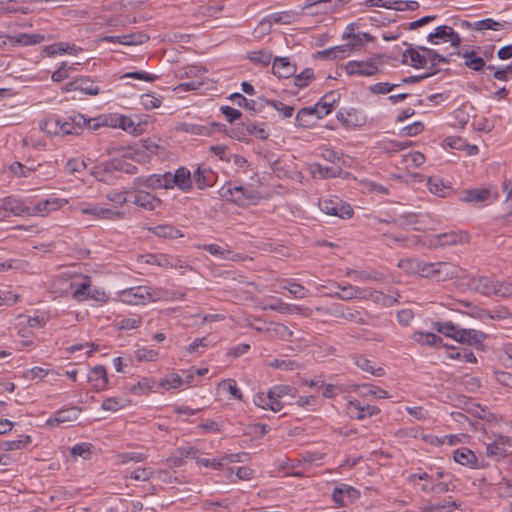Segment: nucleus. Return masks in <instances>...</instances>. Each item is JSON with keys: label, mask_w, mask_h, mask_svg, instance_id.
Segmentation results:
<instances>
[{"label": "nucleus", "mask_w": 512, "mask_h": 512, "mask_svg": "<svg viewBox=\"0 0 512 512\" xmlns=\"http://www.w3.org/2000/svg\"><path fill=\"white\" fill-rule=\"evenodd\" d=\"M31 201L17 199L12 196L5 197L1 202L3 213L18 217H30Z\"/></svg>", "instance_id": "obj_8"}, {"label": "nucleus", "mask_w": 512, "mask_h": 512, "mask_svg": "<svg viewBox=\"0 0 512 512\" xmlns=\"http://www.w3.org/2000/svg\"><path fill=\"white\" fill-rule=\"evenodd\" d=\"M469 240V236L461 231H450L434 235L430 239L431 246H445V245H456L459 243H466Z\"/></svg>", "instance_id": "obj_16"}, {"label": "nucleus", "mask_w": 512, "mask_h": 512, "mask_svg": "<svg viewBox=\"0 0 512 512\" xmlns=\"http://www.w3.org/2000/svg\"><path fill=\"white\" fill-rule=\"evenodd\" d=\"M362 387L364 389H366V391L362 393V396H364V397L372 396L376 399H387L390 397L388 391H386L378 386L364 384V385H362Z\"/></svg>", "instance_id": "obj_61"}, {"label": "nucleus", "mask_w": 512, "mask_h": 512, "mask_svg": "<svg viewBox=\"0 0 512 512\" xmlns=\"http://www.w3.org/2000/svg\"><path fill=\"white\" fill-rule=\"evenodd\" d=\"M66 204H68L67 199L58 197H50L37 203L31 202L30 217H46Z\"/></svg>", "instance_id": "obj_5"}, {"label": "nucleus", "mask_w": 512, "mask_h": 512, "mask_svg": "<svg viewBox=\"0 0 512 512\" xmlns=\"http://www.w3.org/2000/svg\"><path fill=\"white\" fill-rule=\"evenodd\" d=\"M73 120L77 124H81V128L87 127L90 130H98L99 128L104 127L103 115H100L95 118H86L82 114H77L73 117Z\"/></svg>", "instance_id": "obj_38"}, {"label": "nucleus", "mask_w": 512, "mask_h": 512, "mask_svg": "<svg viewBox=\"0 0 512 512\" xmlns=\"http://www.w3.org/2000/svg\"><path fill=\"white\" fill-rule=\"evenodd\" d=\"M355 364L362 371L367 372L373 376L381 377L385 374V371L382 367L376 366L374 362L363 356H358L355 359Z\"/></svg>", "instance_id": "obj_30"}, {"label": "nucleus", "mask_w": 512, "mask_h": 512, "mask_svg": "<svg viewBox=\"0 0 512 512\" xmlns=\"http://www.w3.org/2000/svg\"><path fill=\"white\" fill-rule=\"evenodd\" d=\"M175 187L184 192H188L192 188V179L190 171L185 167L178 168L173 174Z\"/></svg>", "instance_id": "obj_27"}, {"label": "nucleus", "mask_w": 512, "mask_h": 512, "mask_svg": "<svg viewBox=\"0 0 512 512\" xmlns=\"http://www.w3.org/2000/svg\"><path fill=\"white\" fill-rule=\"evenodd\" d=\"M149 36L143 32H135L120 36H104L100 39L103 42L119 43L127 46H136L145 43Z\"/></svg>", "instance_id": "obj_18"}, {"label": "nucleus", "mask_w": 512, "mask_h": 512, "mask_svg": "<svg viewBox=\"0 0 512 512\" xmlns=\"http://www.w3.org/2000/svg\"><path fill=\"white\" fill-rule=\"evenodd\" d=\"M106 198L116 207H121L126 203H130V193H128V188L124 191H110L106 194Z\"/></svg>", "instance_id": "obj_52"}, {"label": "nucleus", "mask_w": 512, "mask_h": 512, "mask_svg": "<svg viewBox=\"0 0 512 512\" xmlns=\"http://www.w3.org/2000/svg\"><path fill=\"white\" fill-rule=\"evenodd\" d=\"M79 211L85 215H91L96 219L113 220L123 217V213L114 211L110 208L100 207L92 203H80L78 206Z\"/></svg>", "instance_id": "obj_10"}, {"label": "nucleus", "mask_w": 512, "mask_h": 512, "mask_svg": "<svg viewBox=\"0 0 512 512\" xmlns=\"http://www.w3.org/2000/svg\"><path fill=\"white\" fill-rule=\"evenodd\" d=\"M220 195L227 201L237 205L256 203L259 199V195L254 189L244 186H232L231 184L224 185L220 190Z\"/></svg>", "instance_id": "obj_3"}, {"label": "nucleus", "mask_w": 512, "mask_h": 512, "mask_svg": "<svg viewBox=\"0 0 512 512\" xmlns=\"http://www.w3.org/2000/svg\"><path fill=\"white\" fill-rule=\"evenodd\" d=\"M428 190L439 197H445L449 191L450 187L446 186L442 179L438 177H430L427 181Z\"/></svg>", "instance_id": "obj_42"}, {"label": "nucleus", "mask_w": 512, "mask_h": 512, "mask_svg": "<svg viewBox=\"0 0 512 512\" xmlns=\"http://www.w3.org/2000/svg\"><path fill=\"white\" fill-rule=\"evenodd\" d=\"M134 357L138 362H154L158 360L159 354L156 350L143 347L135 351Z\"/></svg>", "instance_id": "obj_58"}, {"label": "nucleus", "mask_w": 512, "mask_h": 512, "mask_svg": "<svg viewBox=\"0 0 512 512\" xmlns=\"http://www.w3.org/2000/svg\"><path fill=\"white\" fill-rule=\"evenodd\" d=\"M453 459L455 462L461 465L473 466L476 464V456L470 449L463 447L457 449L453 453Z\"/></svg>", "instance_id": "obj_35"}, {"label": "nucleus", "mask_w": 512, "mask_h": 512, "mask_svg": "<svg viewBox=\"0 0 512 512\" xmlns=\"http://www.w3.org/2000/svg\"><path fill=\"white\" fill-rule=\"evenodd\" d=\"M7 40L11 45H35L44 40V36L40 34L19 33L17 35L7 36Z\"/></svg>", "instance_id": "obj_26"}, {"label": "nucleus", "mask_w": 512, "mask_h": 512, "mask_svg": "<svg viewBox=\"0 0 512 512\" xmlns=\"http://www.w3.org/2000/svg\"><path fill=\"white\" fill-rule=\"evenodd\" d=\"M403 63L414 68L435 67L440 63L448 62L447 58L435 50L423 46L408 48L403 52Z\"/></svg>", "instance_id": "obj_1"}, {"label": "nucleus", "mask_w": 512, "mask_h": 512, "mask_svg": "<svg viewBox=\"0 0 512 512\" xmlns=\"http://www.w3.org/2000/svg\"><path fill=\"white\" fill-rule=\"evenodd\" d=\"M296 65L288 57H275L272 63V72L278 78H289L296 73Z\"/></svg>", "instance_id": "obj_20"}, {"label": "nucleus", "mask_w": 512, "mask_h": 512, "mask_svg": "<svg viewBox=\"0 0 512 512\" xmlns=\"http://www.w3.org/2000/svg\"><path fill=\"white\" fill-rule=\"evenodd\" d=\"M350 1L351 0H306L303 9H308L318 4H326L328 6L325 7V12H335Z\"/></svg>", "instance_id": "obj_32"}, {"label": "nucleus", "mask_w": 512, "mask_h": 512, "mask_svg": "<svg viewBox=\"0 0 512 512\" xmlns=\"http://www.w3.org/2000/svg\"><path fill=\"white\" fill-rule=\"evenodd\" d=\"M198 248L204 249V250L208 251L211 255H213L217 258H220V259L235 260L236 258H238L237 254H234L229 249H225L224 247L217 245V244L199 245Z\"/></svg>", "instance_id": "obj_29"}, {"label": "nucleus", "mask_w": 512, "mask_h": 512, "mask_svg": "<svg viewBox=\"0 0 512 512\" xmlns=\"http://www.w3.org/2000/svg\"><path fill=\"white\" fill-rule=\"evenodd\" d=\"M379 68L374 60L368 61H350L345 65V71L348 75L373 76Z\"/></svg>", "instance_id": "obj_12"}, {"label": "nucleus", "mask_w": 512, "mask_h": 512, "mask_svg": "<svg viewBox=\"0 0 512 512\" xmlns=\"http://www.w3.org/2000/svg\"><path fill=\"white\" fill-rule=\"evenodd\" d=\"M253 403L264 410H271L273 412H279V405L275 402H271L268 399L267 393L259 392L253 397Z\"/></svg>", "instance_id": "obj_49"}, {"label": "nucleus", "mask_w": 512, "mask_h": 512, "mask_svg": "<svg viewBox=\"0 0 512 512\" xmlns=\"http://www.w3.org/2000/svg\"><path fill=\"white\" fill-rule=\"evenodd\" d=\"M266 331L270 333L272 337H277L284 341L290 340L293 336V331L282 323H270Z\"/></svg>", "instance_id": "obj_33"}, {"label": "nucleus", "mask_w": 512, "mask_h": 512, "mask_svg": "<svg viewBox=\"0 0 512 512\" xmlns=\"http://www.w3.org/2000/svg\"><path fill=\"white\" fill-rule=\"evenodd\" d=\"M346 275L353 278L354 280L364 281V282L370 281V280L379 281L382 279V274L378 273V272L370 273V272H366V271L350 269L346 272Z\"/></svg>", "instance_id": "obj_54"}, {"label": "nucleus", "mask_w": 512, "mask_h": 512, "mask_svg": "<svg viewBox=\"0 0 512 512\" xmlns=\"http://www.w3.org/2000/svg\"><path fill=\"white\" fill-rule=\"evenodd\" d=\"M340 291L328 293L327 296L339 300L348 301L351 299H368V290L353 286L349 283L345 285L337 284Z\"/></svg>", "instance_id": "obj_13"}, {"label": "nucleus", "mask_w": 512, "mask_h": 512, "mask_svg": "<svg viewBox=\"0 0 512 512\" xmlns=\"http://www.w3.org/2000/svg\"><path fill=\"white\" fill-rule=\"evenodd\" d=\"M504 28V24L497 22L491 18H486L483 20H479L473 23V29L482 31V30H493L499 31Z\"/></svg>", "instance_id": "obj_56"}, {"label": "nucleus", "mask_w": 512, "mask_h": 512, "mask_svg": "<svg viewBox=\"0 0 512 512\" xmlns=\"http://www.w3.org/2000/svg\"><path fill=\"white\" fill-rule=\"evenodd\" d=\"M427 41L433 45L449 43L452 47L457 48L461 44V36L451 26L440 25L428 34Z\"/></svg>", "instance_id": "obj_4"}, {"label": "nucleus", "mask_w": 512, "mask_h": 512, "mask_svg": "<svg viewBox=\"0 0 512 512\" xmlns=\"http://www.w3.org/2000/svg\"><path fill=\"white\" fill-rule=\"evenodd\" d=\"M135 185H140L150 190L161 189V174H151L148 176L136 177L134 180Z\"/></svg>", "instance_id": "obj_34"}, {"label": "nucleus", "mask_w": 512, "mask_h": 512, "mask_svg": "<svg viewBox=\"0 0 512 512\" xmlns=\"http://www.w3.org/2000/svg\"><path fill=\"white\" fill-rule=\"evenodd\" d=\"M402 161L407 167H419L424 163L425 157L422 153L415 151L403 155Z\"/></svg>", "instance_id": "obj_62"}, {"label": "nucleus", "mask_w": 512, "mask_h": 512, "mask_svg": "<svg viewBox=\"0 0 512 512\" xmlns=\"http://www.w3.org/2000/svg\"><path fill=\"white\" fill-rule=\"evenodd\" d=\"M411 338L420 345L436 346L441 343V339L432 332L416 331Z\"/></svg>", "instance_id": "obj_41"}, {"label": "nucleus", "mask_w": 512, "mask_h": 512, "mask_svg": "<svg viewBox=\"0 0 512 512\" xmlns=\"http://www.w3.org/2000/svg\"><path fill=\"white\" fill-rule=\"evenodd\" d=\"M82 51V48L77 47L74 44L66 43V42H59L54 43L48 46H45L43 48V53H45L47 56L52 57L55 55H61V54H70V55H77Z\"/></svg>", "instance_id": "obj_23"}, {"label": "nucleus", "mask_w": 512, "mask_h": 512, "mask_svg": "<svg viewBox=\"0 0 512 512\" xmlns=\"http://www.w3.org/2000/svg\"><path fill=\"white\" fill-rule=\"evenodd\" d=\"M71 287L73 289L72 297L78 302L85 301L87 300L86 294L91 287L90 278L85 277L81 283H72Z\"/></svg>", "instance_id": "obj_39"}, {"label": "nucleus", "mask_w": 512, "mask_h": 512, "mask_svg": "<svg viewBox=\"0 0 512 512\" xmlns=\"http://www.w3.org/2000/svg\"><path fill=\"white\" fill-rule=\"evenodd\" d=\"M143 188L144 187L140 185H135L134 181L132 182V186L128 188V193H130V203L148 212H152L160 208L162 204L161 199Z\"/></svg>", "instance_id": "obj_2"}, {"label": "nucleus", "mask_w": 512, "mask_h": 512, "mask_svg": "<svg viewBox=\"0 0 512 512\" xmlns=\"http://www.w3.org/2000/svg\"><path fill=\"white\" fill-rule=\"evenodd\" d=\"M118 300L127 305H145L149 303L147 286H135L118 292Z\"/></svg>", "instance_id": "obj_7"}, {"label": "nucleus", "mask_w": 512, "mask_h": 512, "mask_svg": "<svg viewBox=\"0 0 512 512\" xmlns=\"http://www.w3.org/2000/svg\"><path fill=\"white\" fill-rule=\"evenodd\" d=\"M421 260L414 258L402 259L398 262V267L405 271L407 274L418 275L420 270Z\"/></svg>", "instance_id": "obj_57"}, {"label": "nucleus", "mask_w": 512, "mask_h": 512, "mask_svg": "<svg viewBox=\"0 0 512 512\" xmlns=\"http://www.w3.org/2000/svg\"><path fill=\"white\" fill-rule=\"evenodd\" d=\"M40 129L51 136H61L60 119L48 117L39 124Z\"/></svg>", "instance_id": "obj_40"}, {"label": "nucleus", "mask_w": 512, "mask_h": 512, "mask_svg": "<svg viewBox=\"0 0 512 512\" xmlns=\"http://www.w3.org/2000/svg\"><path fill=\"white\" fill-rule=\"evenodd\" d=\"M433 329L437 332L444 334L446 337L456 340L460 327L454 325L452 322H435Z\"/></svg>", "instance_id": "obj_44"}, {"label": "nucleus", "mask_w": 512, "mask_h": 512, "mask_svg": "<svg viewBox=\"0 0 512 512\" xmlns=\"http://www.w3.org/2000/svg\"><path fill=\"white\" fill-rule=\"evenodd\" d=\"M447 357L452 360H460L469 363H476L477 358L472 351L463 349L462 351L456 350L454 347L447 348Z\"/></svg>", "instance_id": "obj_43"}, {"label": "nucleus", "mask_w": 512, "mask_h": 512, "mask_svg": "<svg viewBox=\"0 0 512 512\" xmlns=\"http://www.w3.org/2000/svg\"><path fill=\"white\" fill-rule=\"evenodd\" d=\"M486 338L487 335L482 331L460 328L455 341L482 350L484 347L483 342Z\"/></svg>", "instance_id": "obj_14"}, {"label": "nucleus", "mask_w": 512, "mask_h": 512, "mask_svg": "<svg viewBox=\"0 0 512 512\" xmlns=\"http://www.w3.org/2000/svg\"><path fill=\"white\" fill-rule=\"evenodd\" d=\"M155 381L152 378L143 377L135 384H127L125 390L134 395H145L154 387Z\"/></svg>", "instance_id": "obj_28"}, {"label": "nucleus", "mask_w": 512, "mask_h": 512, "mask_svg": "<svg viewBox=\"0 0 512 512\" xmlns=\"http://www.w3.org/2000/svg\"><path fill=\"white\" fill-rule=\"evenodd\" d=\"M494 437V441L486 446V455L492 458L505 457L507 447L512 446V439L502 434H494Z\"/></svg>", "instance_id": "obj_15"}, {"label": "nucleus", "mask_w": 512, "mask_h": 512, "mask_svg": "<svg viewBox=\"0 0 512 512\" xmlns=\"http://www.w3.org/2000/svg\"><path fill=\"white\" fill-rule=\"evenodd\" d=\"M118 126L125 132H128L133 135H139L142 133V127L139 123H135L133 119L129 116L122 115L120 121L118 122Z\"/></svg>", "instance_id": "obj_48"}, {"label": "nucleus", "mask_w": 512, "mask_h": 512, "mask_svg": "<svg viewBox=\"0 0 512 512\" xmlns=\"http://www.w3.org/2000/svg\"><path fill=\"white\" fill-rule=\"evenodd\" d=\"M346 38L348 39L347 46L351 48H358L363 46L365 43L372 41L373 37L369 35L368 33H347Z\"/></svg>", "instance_id": "obj_53"}, {"label": "nucleus", "mask_w": 512, "mask_h": 512, "mask_svg": "<svg viewBox=\"0 0 512 512\" xmlns=\"http://www.w3.org/2000/svg\"><path fill=\"white\" fill-rule=\"evenodd\" d=\"M325 104L316 103L312 107L302 108L296 115V122L299 126L306 127L311 124L310 119H304V116H314L316 119H321L329 114V109L324 110Z\"/></svg>", "instance_id": "obj_17"}, {"label": "nucleus", "mask_w": 512, "mask_h": 512, "mask_svg": "<svg viewBox=\"0 0 512 512\" xmlns=\"http://www.w3.org/2000/svg\"><path fill=\"white\" fill-rule=\"evenodd\" d=\"M193 179L199 189H203L211 184L212 172L198 167L194 172Z\"/></svg>", "instance_id": "obj_51"}, {"label": "nucleus", "mask_w": 512, "mask_h": 512, "mask_svg": "<svg viewBox=\"0 0 512 512\" xmlns=\"http://www.w3.org/2000/svg\"><path fill=\"white\" fill-rule=\"evenodd\" d=\"M282 288L287 290L292 296L297 299H303L309 296V290L306 289L301 284L295 282H287L285 281L282 285Z\"/></svg>", "instance_id": "obj_55"}, {"label": "nucleus", "mask_w": 512, "mask_h": 512, "mask_svg": "<svg viewBox=\"0 0 512 512\" xmlns=\"http://www.w3.org/2000/svg\"><path fill=\"white\" fill-rule=\"evenodd\" d=\"M494 295L498 297H512V283L496 280Z\"/></svg>", "instance_id": "obj_64"}, {"label": "nucleus", "mask_w": 512, "mask_h": 512, "mask_svg": "<svg viewBox=\"0 0 512 512\" xmlns=\"http://www.w3.org/2000/svg\"><path fill=\"white\" fill-rule=\"evenodd\" d=\"M88 381L96 391H103L108 388L109 380L104 366H95L89 373Z\"/></svg>", "instance_id": "obj_21"}, {"label": "nucleus", "mask_w": 512, "mask_h": 512, "mask_svg": "<svg viewBox=\"0 0 512 512\" xmlns=\"http://www.w3.org/2000/svg\"><path fill=\"white\" fill-rule=\"evenodd\" d=\"M319 208L327 215L337 216L342 219L350 218L353 214L351 206L343 203L340 199H321Z\"/></svg>", "instance_id": "obj_6"}, {"label": "nucleus", "mask_w": 512, "mask_h": 512, "mask_svg": "<svg viewBox=\"0 0 512 512\" xmlns=\"http://www.w3.org/2000/svg\"><path fill=\"white\" fill-rule=\"evenodd\" d=\"M219 388L225 389L233 398L241 400L243 394L233 379L223 380L218 384Z\"/></svg>", "instance_id": "obj_59"}, {"label": "nucleus", "mask_w": 512, "mask_h": 512, "mask_svg": "<svg viewBox=\"0 0 512 512\" xmlns=\"http://www.w3.org/2000/svg\"><path fill=\"white\" fill-rule=\"evenodd\" d=\"M142 323L141 316L134 315L132 317L123 318L117 322L116 326L119 330H132L138 328Z\"/></svg>", "instance_id": "obj_60"}, {"label": "nucleus", "mask_w": 512, "mask_h": 512, "mask_svg": "<svg viewBox=\"0 0 512 512\" xmlns=\"http://www.w3.org/2000/svg\"><path fill=\"white\" fill-rule=\"evenodd\" d=\"M177 129L178 131L198 136H209L212 132L211 127L194 123H182Z\"/></svg>", "instance_id": "obj_36"}, {"label": "nucleus", "mask_w": 512, "mask_h": 512, "mask_svg": "<svg viewBox=\"0 0 512 512\" xmlns=\"http://www.w3.org/2000/svg\"><path fill=\"white\" fill-rule=\"evenodd\" d=\"M184 384L183 377L177 373H170L159 381V386L165 390L176 389Z\"/></svg>", "instance_id": "obj_47"}, {"label": "nucleus", "mask_w": 512, "mask_h": 512, "mask_svg": "<svg viewBox=\"0 0 512 512\" xmlns=\"http://www.w3.org/2000/svg\"><path fill=\"white\" fill-rule=\"evenodd\" d=\"M149 230L152 231V233H154L156 236L162 238L175 239L183 236L180 230L168 224L157 225L155 227L149 228Z\"/></svg>", "instance_id": "obj_37"}, {"label": "nucleus", "mask_w": 512, "mask_h": 512, "mask_svg": "<svg viewBox=\"0 0 512 512\" xmlns=\"http://www.w3.org/2000/svg\"><path fill=\"white\" fill-rule=\"evenodd\" d=\"M300 15L301 13L293 10L270 14L266 19L259 23L255 32H257V30H261L262 33L267 32L272 23L291 24L295 22Z\"/></svg>", "instance_id": "obj_9"}, {"label": "nucleus", "mask_w": 512, "mask_h": 512, "mask_svg": "<svg viewBox=\"0 0 512 512\" xmlns=\"http://www.w3.org/2000/svg\"><path fill=\"white\" fill-rule=\"evenodd\" d=\"M230 99L234 101L238 106L244 107L255 113L261 112L265 108L266 98L263 97L249 100L240 93H234L230 96Z\"/></svg>", "instance_id": "obj_22"}, {"label": "nucleus", "mask_w": 512, "mask_h": 512, "mask_svg": "<svg viewBox=\"0 0 512 512\" xmlns=\"http://www.w3.org/2000/svg\"><path fill=\"white\" fill-rule=\"evenodd\" d=\"M80 414V409L77 407H71L65 410L58 411L53 418L47 421L50 426H57L60 423L75 421Z\"/></svg>", "instance_id": "obj_25"}, {"label": "nucleus", "mask_w": 512, "mask_h": 512, "mask_svg": "<svg viewBox=\"0 0 512 512\" xmlns=\"http://www.w3.org/2000/svg\"><path fill=\"white\" fill-rule=\"evenodd\" d=\"M437 280H446L453 278L457 274V267L447 262L436 263Z\"/></svg>", "instance_id": "obj_50"}, {"label": "nucleus", "mask_w": 512, "mask_h": 512, "mask_svg": "<svg viewBox=\"0 0 512 512\" xmlns=\"http://www.w3.org/2000/svg\"><path fill=\"white\" fill-rule=\"evenodd\" d=\"M359 497V492L352 486L343 484L333 491V500L340 506H346L349 501Z\"/></svg>", "instance_id": "obj_24"}, {"label": "nucleus", "mask_w": 512, "mask_h": 512, "mask_svg": "<svg viewBox=\"0 0 512 512\" xmlns=\"http://www.w3.org/2000/svg\"><path fill=\"white\" fill-rule=\"evenodd\" d=\"M346 410L351 418L363 420L380 413V409L373 405H362L357 399H349Z\"/></svg>", "instance_id": "obj_11"}, {"label": "nucleus", "mask_w": 512, "mask_h": 512, "mask_svg": "<svg viewBox=\"0 0 512 512\" xmlns=\"http://www.w3.org/2000/svg\"><path fill=\"white\" fill-rule=\"evenodd\" d=\"M273 54L269 50H255L248 53V59L255 64L267 66L271 63Z\"/></svg>", "instance_id": "obj_45"}, {"label": "nucleus", "mask_w": 512, "mask_h": 512, "mask_svg": "<svg viewBox=\"0 0 512 512\" xmlns=\"http://www.w3.org/2000/svg\"><path fill=\"white\" fill-rule=\"evenodd\" d=\"M489 196V192L485 189H473L466 191L463 200L466 202H482Z\"/></svg>", "instance_id": "obj_63"}, {"label": "nucleus", "mask_w": 512, "mask_h": 512, "mask_svg": "<svg viewBox=\"0 0 512 512\" xmlns=\"http://www.w3.org/2000/svg\"><path fill=\"white\" fill-rule=\"evenodd\" d=\"M130 404L126 398L111 397L102 402V409L110 412H117Z\"/></svg>", "instance_id": "obj_46"}, {"label": "nucleus", "mask_w": 512, "mask_h": 512, "mask_svg": "<svg viewBox=\"0 0 512 512\" xmlns=\"http://www.w3.org/2000/svg\"><path fill=\"white\" fill-rule=\"evenodd\" d=\"M496 280H492L486 276H474L469 279L468 287L475 292L485 296L494 295Z\"/></svg>", "instance_id": "obj_19"}, {"label": "nucleus", "mask_w": 512, "mask_h": 512, "mask_svg": "<svg viewBox=\"0 0 512 512\" xmlns=\"http://www.w3.org/2000/svg\"><path fill=\"white\" fill-rule=\"evenodd\" d=\"M457 55L462 56L465 59L464 65L474 71H480L485 66L484 59L477 56L475 51L457 52Z\"/></svg>", "instance_id": "obj_31"}]
</instances>
